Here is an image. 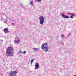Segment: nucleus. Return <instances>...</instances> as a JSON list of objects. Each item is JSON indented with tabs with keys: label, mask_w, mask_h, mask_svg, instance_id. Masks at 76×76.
<instances>
[{
	"label": "nucleus",
	"mask_w": 76,
	"mask_h": 76,
	"mask_svg": "<svg viewBox=\"0 0 76 76\" xmlns=\"http://www.w3.org/2000/svg\"><path fill=\"white\" fill-rule=\"evenodd\" d=\"M16 73L17 72L16 71H11L9 73V76H16Z\"/></svg>",
	"instance_id": "nucleus-4"
},
{
	"label": "nucleus",
	"mask_w": 76,
	"mask_h": 76,
	"mask_svg": "<svg viewBox=\"0 0 76 76\" xmlns=\"http://www.w3.org/2000/svg\"><path fill=\"white\" fill-rule=\"evenodd\" d=\"M71 15L70 16V18H73V16H75V13H71Z\"/></svg>",
	"instance_id": "nucleus-9"
},
{
	"label": "nucleus",
	"mask_w": 76,
	"mask_h": 76,
	"mask_svg": "<svg viewBox=\"0 0 76 76\" xmlns=\"http://www.w3.org/2000/svg\"><path fill=\"white\" fill-rule=\"evenodd\" d=\"M30 3L31 5L33 6V1H31V2H30Z\"/></svg>",
	"instance_id": "nucleus-11"
},
{
	"label": "nucleus",
	"mask_w": 76,
	"mask_h": 76,
	"mask_svg": "<svg viewBox=\"0 0 76 76\" xmlns=\"http://www.w3.org/2000/svg\"><path fill=\"white\" fill-rule=\"evenodd\" d=\"M75 33H76V31H75Z\"/></svg>",
	"instance_id": "nucleus-21"
},
{
	"label": "nucleus",
	"mask_w": 76,
	"mask_h": 76,
	"mask_svg": "<svg viewBox=\"0 0 76 76\" xmlns=\"http://www.w3.org/2000/svg\"><path fill=\"white\" fill-rule=\"evenodd\" d=\"M19 53H22V51L21 50L20 51Z\"/></svg>",
	"instance_id": "nucleus-18"
},
{
	"label": "nucleus",
	"mask_w": 76,
	"mask_h": 76,
	"mask_svg": "<svg viewBox=\"0 0 76 76\" xmlns=\"http://www.w3.org/2000/svg\"><path fill=\"white\" fill-rule=\"evenodd\" d=\"M7 19H6V20H4V23H6L7 22Z\"/></svg>",
	"instance_id": "nucleus-15"
},
{
	"label": "nucleus",
	"mask_w": 76,
	"mask_h": 76,
	"mask_svg": "<svg viewBox=\"0 0 76 76\" xmlns=\"http://www.w3.org/2000/svg\"><path fill=\"white\" fill-rule=\"evenodd\" d=\"M12 25H14V23H12Z\"/></svg>",
	"instance_id": "nucleus-19"
},
{
	"label": "nucleus",
	"mask_w": 76,
	"mask_h": 76,
	"mask_svg": "<svg viewBox=\"0 0 76 76\" xmlns=\"http://www.w3.org/2000/svg\"><path fill=\"white\" fill-rule=\"evenodd\" d=\"M42 0H37V1H38L39 2L40 1H41Z\"/></svg>",
	"instance_id": "nucleus-16"
},
{
	"label": "nucleus",
	"mask_w": 76,
	"mask_h": 76,
	"mask_svg": "<svg viewBox=\"0 0 76 76\" xmlns=\"http://www.w3.org/2000/svg\"><path fill=\"white\" fill-rule=\"evenodd\" d=\"M33 50H34V51H39V48H34Z\"/></svg>",
	"instance_id": "nucleus-10"
},
{
	"label": "nucleus",
	"mask_w": 76,
	"mask_h": 76,
	"mask_svg": "<svg viewBox=\"0 0 76 76\" xmlns=\"http://www.w3.org/2000/svg\"><path fill=\"white\" fill-rule=\"evenodd\" d=\"M13 48L12 46L8 47L6 50V54L7 57L13 56Z\"/></svg>",
	"instance_id": "nucleus-1"
},
{
	"label": "nucleus",
	"mask_w": 76,
	"mask_h": 76,
	"mask_svg": "<svg viewBox=\"0 0 76 76\" xmlns=\"http://www.w3.org/2000/svg\"><path fill=\"white\" fill-rule=\"evenodd\" d=\"M47 45V43L46 42L43 44L42 46V48L45 52H47L48 51V47Z\"/></svg>",
	"instance_id": "nucleus-2"
},
{
	"label": "nucleus",
	"mask_w": 76,
	"mask_h": 76,
	"mask_svg": "<svg viewBox=\"0 0 76 76\" xmlns=\"http://www.w3.org/2000/svg\"><path fill=\"white\" fill-rule=\"evenodd\" d=\"M34 59H32L31 60V63H33V62L34 61Z\"/></svg>",
	"instance_id": "nucleus-13"
},
{
	"label": "nucleus",
	"mask_w": 76,
	"mask_h": 76,
	"mask_svg": "<svg viewBox=\"0 0 76 76\" xmlns=\"http://www.w3.org/2000/svg\"><path fill=\"white\" fill-rule=\"evenodd\" d=\"M22 53L23 54H26V51H23V52H22Z\"/></svg>",
	"instance_id": "nucleus-12"
},
{
	"label": "nucleus",
	"mask_w": 76,
	"mask_h": 76,
	"mask_svg": "<svg viewBox=\"0 0 76 76\" xmlns=\"http://www.w3.org/2000/svg\"><path fill=\"white\" fill-rule=\"evenodd\" d=\"M35 68H34V70H36L38 69L39 68V66L38 64V63L37 62L35 63Z\"/></svg>",
	"instance_id": "nucleus-6"
},
{
	"label": "nucleus",
	"mask_w": 76,
	"mask_h": 76,
	"mask_svg": "<svg viewBox=\"0 0 76 76\" xmlns=\"http://www.w3.org/2000/svg\"><path fill=\"white\" fill-rule=\"evenodd\" d=\"M61 37L62 38H64V35H63V34H61Z\"/></svg>",
	"instance_id": "nucleus-14"
},
{
	"label": "nucleus",
	"mask_w": 76,
	"mask_h": 76,
	"mask_svg": "<svg viewBox=\"0 0 76 76\" xmlns=\"http://www.w3.org/2000/svg\"><path fill=\"white\" fill-rule=\"evenodd\" d=\"M4 31L5 33H9V30L7 28H6L4 29Z\"/></svg>",
	"instance_id": "nucleus-8"
},
{
	"label": "nucleus",
	"mask_w": 76,
	"mask_h": 76,
	"mask_svg": "<svg viewBox=\"0 0 76 76\" xmlns=\"http://www.w3.org/2000/svg\"><path fill=\"white\" fill-rule=\"evenodd\" d=\"M39 20L40 21L39 23L41 25L43 24L44 22V20H45V18L43 16H42L39 18Z\"/></svg>",
	"instance_id": "nucleus-3"
},
{
	"label": "nucleus",
	"mask_w": 76,
	"mask_h": 76,
	"mask_svg": "<svg viewBox=\"0 0 76 76\" xmlns=\"http://www.w3.org/2000/svg\"><path fill=\"white\" fill-rule=\"evenodd\" d=\"M61 15L62 17L64 18H65L66 19H68L69 18V17L68 16L64 15L63 13L61 14Z\"/></svg>",
	"instance_id": "nucleus-7"
},
{
	"label": "nucleus",
	"mask_w": 76,
	"mask_h": 76,
	"mask_svg": "<svg viewBox=\"0 0 76 76\" xmlns=\"http://www.w3.org/2000/svg\"><path fill=\"white\" fill-rule=\"evenodd\" d=\"M19 42H20L19 38L18 37H16L15 39V40H14V43L15 44H19Z\"/></svg>",
	"instance_id": "nucleus-5"
},
{
	"label": "nucleus",
	"mask_w": 76,
	"mask_h": 76,
	"mask_svg": "<svg viewBox=\"0 0 76 76\" xmlns=\"http://www.w3.org/2000/svg\"><path fill=\"white\" fill-rule=\"evenodd\" d=\"M31 64H32V63L31 62Z\"/></svg>",
	"instance_id": "nucleus-20"
},
{
	"label": "nucleus",
	"mask_w": 76,
	"mask_h": 76,
	"mask_svg": "<svg viewBox=\"0 0 76 76\" xmlns=\"http://www.w3.org/2000/svg\"><path fill=\"white\" fill-rule=\"evenodd\" d=\"M69 35H70V33H69L68 35V37H69Z\"/></svg>",
	"instance_id": "nucleus-17"
}]
</instances>
